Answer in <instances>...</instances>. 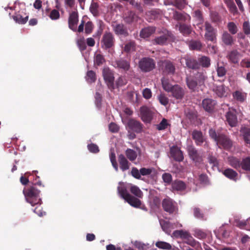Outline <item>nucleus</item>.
<instances>
[{"label":"nucleus","instance_id":"0eeeda50","mask_svg":"<svg viewBox=\"0 0 250 250\" xmlns=\"http://www.w3.org/2000/svg\"><path fill=\"white\" fill-rule=\"evenodd\" d=\"M191 136L197 146H203L205 147H208L209 143L201 131L196 129L193 130L191 133Z\"/></svg>","mask_w":250,"mask_h":250},{"label":"nucleus","instance_id":"1a4fd4ad","mask_svg":"<svg viewBox=\"0 0 250 250\" xmlns=\"http://www.w3.org/2000/svg\"><path fill=\"white\" fill-rule=\"evenodd\" d=\"M138 64L140 69L144 72H150L155 67V61L149 57H145L141 59Z\"/></svg>","mask_w":250,"mask_h":250},{"label":"nucleus","instance_id":"72a5a7b5","mask_svg":"<svg viewBox=\"0 0 250 250\" xmlns=\"http://www.w3.org/2000/svg\"><path fill=\"white\" fill-rule=\"evenodd\" d=\"M239 52L237 50H232L229 52L227 55V58L231 63L236 64L238 62Z\"/></svg>","mask_w":250,"mask_h":250},{"label":"nucleus","instance_id":"473e14b6","mask_svg":"<svg viewBox=\"0 0 250 250\" xmlns=\"http://www.w3.org/2000/svg\"><path fill=\"white\" fill-rule=\"evenodd\" d=\"M240 132L243 136L245 142L250 145V128L246 127H242L241 128Z\"/></svg>","mask_w":250,"mask_h":250},{"label":"nucleus","instance_id":"a18cd8bd","mask_svg":"<svg viewBox=\"0 0 250 250\" xmlns=\"http://www.w3.org/2000/svg\"><path fill=\"white\" fill-rule=\"evenodd\" d=\"M241 168L246 171H250V157H247L242 159Z\"/></svg>","mask_w":250,"mask_h":250},{"label":"nucleus","instance_id":"3c124183","mask_svg":"<svg viewBox=\"0 0 250 250\" xmlns=\"http://www.w3.org/2000/svg\"><path fill=\"white\" fill-rule=\"evenodd\" d=\"M227 27L229 32V33L232 35L236 34L238 31V28L234 22H229L227 25Z\"/></svg>","mask_w":250,"mask_h":250},{"label":"nucleus","instance_id":"e433bc0d","mask_svg":"<svg viewBox=\"0 0 250 250\" xmlns=\"http://www.w3.org/2000/svg\"><path fill=\"white\" fill-rule=\"evenodd\" d=\"M233 98L240 103H243L246 98L247 94L239 90H236L232 93Z\"/></svg>","mask_w":250,"mask_h":250},{"label":"nucleus","instance_id":"a19ab883","mask_svg":"<svg viewBox=\"0 0 250 250\" xmlns=\"http://www.w3.org/2000/svg\"><path fill=\"white\" fill-rule=\"evenodd\" d=\"M13 19L17 23L23 24L26 23L28 20V16H26L23 17L20 14H16L13 16Z\"/></svg>","mask_w":250,"mask_h":250},{"label":"nucleus","instance_id":"2eb2a0df","mask_svg":"<svg viewBox=\"0 0 250 250\" xmlns=\"http://www.w3.org/2000/svg\"><path fill=\"white\" fill-rule=\"evenodd\" d=\"M172 36L173 35L170 32L166 30L163 35L155 38L153 40V43L161 45H165L168 39Z\"/></svg>","mask_w":250,"mask_h":250},{"label":"nucleus","instance_id":"6ab92c4d","mask_svg":"<svg viewBox=\"0 0 250 250\" xmlns=\"http://www.w3.org/2000/svg\"><path fill=\"white\" fill-rule=\"evenodd\" d=\"M114 33L117 35H121L125 37L128 36L129 34L127 28L122 23L112 25Z\"/></svg>","mask_w":250,"mask_h":250},{"label":"nucleus","instance_id":"6e6552de","mask_svg":"<svg viewBox=\"0 0 250 250\" xmlns=\"http://www.w3.org/2000/svg\"><path fill=\"white\" fill-rule=\"evenodd\" d=\"M104 79L108 88L111 91L115 89L114 73L108 67H105L102 71Z\"/></svg>","mask_w":250,"mask_h":250},{"label":"nucleus","instance_id":"de8ad7c7","mask_svg":"<svg viewBox=\"0 0 250 250\" xmlns=\"http://www.w3.org/2000/svg\"><path fill=\"white\" fill-rule=\"evenodd\" d=\"M161 82L164 89L167 92H170L173 85L169 83L168 80L163 78L161 79Z\"/></svg>","mask_w":250,"mask_h":250},{"label":"nucleus","instance_id":"6e6d98bb","mask_svg":"<svg viewBox=\"0 0 250 250\" xmlns=\"http://www.w3.org/2000/svg\"><path fill=\"white\" fill-rule=\"evenodd\" d=\"M242 29L246 35H250V23L249 21H245L242 25Z\"/></svg>","mask_w":250,"mask_h":250},{"label":"nucleus","instance_id":"e2e57ef3","mask_svg":"<svg viewBox=\"0 0 250 250\" xmlns=\"http://www.w3.org/2000/svg\"><path fill=\"white\" fill-rule=\"evenodd\" d=\"M110 159L113 167L114 168L115 170L117 171L118 170V167L116 160V155L114 152L110 153Z\"/></svg>","mask_w":250,"mask_h":250},{"label":"nucleus","instance_id":"58836bf2","mask_svg":"<svg viewBox=\"0 0 250 250\" xmlns=\"http://www.w3.org/2000/svg\"><path fill=\"white\" fill-rule=\"evenodd\" d=\"M188 46L190 50L197 51H200L203 47L201 42L197 40H191Z\"/></svg>","mask_w":250,"mask_h":250},{"label":"nucleus","instance_id":"052dcab7","mask_svg":"<svg viewBox=\"0 0 250 250\" xmlns=\"http://www.w3.org/2000/svg\"><path fill=\"white\" fill-rule=\"evenodd\" d=\"M87 148L90 152L93 153H97L100 151L98 146L93 143L88 144L87 145Z\"/></svg>","mask_w":250,"mask_h":250},{"label":"nucleus","instance_id":"cd10ccee","mask_svg":"<svg viewBox=\"0 0 250 250\" xmlns=\"http://www.w3.org/2000/svg\"><path fill=\"white\" fill-rule=\"evenodd\" d=\"M179 30L180 33L184 36H189L193 31L190 25L181 23L179 24Z\"/></svg>","mask_w":250,"mask_h":250},{"label":"nucleus","instance_id":"79ce46f5","mask_svg":"<svg viewBox=\"0 0 250 250\" xmlns=\"http://www.w3.org/2000/svg\"><path fill=\"white\" fill-rule=\"evenodd\" d=\"M126 157L130 161H133L136 160L137 157L136 152L130 148H127L125 151Z\"/></svg>","mask_w":250,"mask_h":250},{"label":"nucleus","instance_id":"bf43d9fd","mask_svg":"<svg viewBox=\"0 0 250 250\" xmlns=\"http://www.w3.org/2000/svg\"><path fill=\"white\" fill-rule=\"evenodd\" d=\"M158 98L159 102L162 105L166 106L168 104L169 100L164 94H160L158 96Z\"/></svg>","mask_w":250,"mask_h":250},{"label":"nucleus","instance_id":"f03ea898","mask_svg":"<svg viewBox=\"0 0 250 250\" xmlns=\"http://www.w3.org/2000/svg\"><path fill=\"white\" fill-rule=\"evenodd\" d=\"M23 193L26 201L30 204L31 206L41 205L42 202L40 198V190L35 186H31L26 189L25 188L23 190Z\"/></svg>","mask_w":250,"mask_h":250},{"label":"nucleus","instance_id":"393cba45","mask_svg":"<svg viewBox=\"0 0 250 250\" xmlns=\"http://www.w3.org/2000/svg\"><path fill=\"white\" fill-rule=\"evenodd\" d=\"M139 19V17L133 11L128 12L124 18L125 22L127 24L135 23Z\"/></svg>","mask_w":250,"mask_h":250},{"label":"nucleus","instance_id":"f8f14e48","mask_svg":"<svg viewBox=\"0 0 250 250\" xmlns=\"http://www.w3.org/2000/svg\"><path fill=\"white\" fill-rule=\"evenodd\" d=\"M187 151L190 158L195 163L200 164L203 161L202 156L193 146H188Z\"/></svg>","mask_w":250,"mask_h":250},{"label":"nucleus","instance_id":"4c0bfd02","mask_svg":"<svg viewBox=\"0 0 250 250\" xmlns=\"http://www.w3.org/2000/svg\"><path fill=\"white\" fill-rule=\"evenodd\" d=\"M135 48L136 43L135 41L130 40L125 43L124 51L127 53H129L134 51L135 50Z\"/></svg>","mask_w":250,"mask_h":250},{"label":"nucleus","instance_id":"ddd939ff","mask_svg":"<svg viewBox=\"0 0 250 250\" xmlns=\"http://www.w3.org/2000/svg\"><path fill=\"white\" fill-rule=\"evenodd\" d=\"M226 117L227 121L230 126L233 127L236 125L237 124V118L236 109L229 108V111L226 113Z\"/></svg>","mask_w":250,"mask_h":250},{"label":"nucleus","instance_id":"f3484780","mask_svg":"<svg viewBox=\"0 0 250 250\" xmlns=\"http://www.w3.org/2000/svg\"><path fill=\"white\" fill-rule=\"evenodd\" d=\"M128 128L137 133H140L143 130V125L141 122L135 119H129L127 122Z\"/></svg>","mask_w":250,"mask_h":250},{"label":"nucleus","instance_id":"ea45409f","mask_svg":"<svg viewBox=\"0 0 250 250\" xmlns=\"http://www.w3.org/2000/svg\"><path fill=\"white\" fill-rule=\"evenodd\" d=\"M150 203L152 208H158L161 205L160 199L157 196H152L150 198Z\"/></svg>","mask_w":250,"mask_h":250},{"label":"nucleus","instance_id":"bb28decb","mask_svg":"<svg viewBox=\"0 0 250 250\" xmlns=\"http://www.w3.org/2000/svg\"><path fill=\"white\" fill-rule=\"evenodd\" d=\"M118 161L120 168L123 171L129 169L130 164L123 154H121L118 156Z\"/></svg>","mask_w":250,"mask_h":250},{"label":"nucleus","instance_id":"864d4df0","mask_svg":"<svg viewBox=\"0 0 250 250\" xmlns=\"http://www.w3.org/2000/svg\"><path fill=\"white\" fill-rule=\"evenodd\" d=\"M127 83V81L125 77L120 76L117 79L116 81V83L115 84V88H118L119 87L124 86Z\"/></svg>","mask_w":250,"mask_h":250},{"label":"nucleus","instance_id":"5701e85b","mask_svg":"<svg viewBox=\"0 0 250 250\" xmlns=\"http://www.w3.org/2000/svg\"><path fill=\"white\" fill-rule=\"evenodd\" d=\"M216 102L210 99H205L202 101V106L204 109L208 112H211L214 109Z\"/></svg>","mask_w":250,"mask_h":250},{"label":"nucleus","instance_id":"c85d7f7f","mask_svg":"<svg viewBox=\"0 0 250 250\" xmlns=\"http://www.w3.org/2000/svg\"><path fill=\"white\" fill-rule=\"evenodd\" d=\"M210 59L209 57L201 55L198 58V64H199V68L200 66L203 68H208L210 66Z\"/></svg>","mask_w":250,"mask_h":250},{"label":"nucleus","instance_id":"412c9836","mask_svg":"<svg viewBox=\"0 0 250 250\" xmlns=\"http://www.w3.org/2000/svg\"><path fill=\"white\" fill-rule=\"evenodd\" d=\"M221 40L223 43L227 46H232L235 41L231 35L227 31L223 32Z\"/></svg>","mask_w":250,"mask_h":250},{"label":"nucleus","instance_id":"7c9ffc66","mask_svg":"<svg viewBox=\"0 0 250 250\" xmlns=\"http://www.w3.org/2000/svg\"><path fill=\"white\" fill-rule=\"evenodd\" d=\"M155 31V27L149 26L144 28L141 30L140 36L142 38H146L150 36Z\"/></svg>","mask_w":250,"mask_h":250},{"label":"nucleus","instance_id":"680f3d73","mask_svg":"<svg viewBox=\"0 0 250 250\" xmlns=\"http://www.w3.org/2000/svg\"><path fill=\"white\" fill-rule=\"evenodd\" d=\"M168 124L167 119L164 118L159 125H157V129L159 130H164L167 127Z\"/></svg>","mask_w":250,"mask_h":250},{"label":"nucleus","instance_id":"0e129e2a","mask_svg":"<svg viewBox=\"0 0 250 250\" xmlns=\"http://www.w3.org/2000/svg\"><path fill=\"white\" fill-rule=\"evenodd\" d=\"M227 7L229 8L230 12L232 13L233 15H236L238 14L237 7L235 5L234 1H233L231 3H229V4L227 5Z\"/></svg>","mask_w":250,"mask_h":250},{"label":"nucleus","instance_id":"dca6fc26","mask_svg":"<svg viewBox=\"0 0 250 250\" xmlns=\"http://www.w3.org/2000/svg\"><path fill=\"white\" fill-rule=\"evenodd\" d=\"M171 157L177 162H182L184 160L182 151L177 146H172L170 148Z\"/></svg>","mask_w":250,"mask_h":250},{"label":"nucleus","instance_id":"4be33fe9","mask_svg":"<svg viewBox=\"0 0 250 250\" xmlns=\"http://www.w3.org/2000/svg\"><path fill=\"white\" fill-rule=\"evenodd\" d=\"M185 63L186 66L189 68L193 70L199 69V64H198V60H197L192 57H185Z\"/></svg>","mask_w":250,"mask_h":250},{"label":"nucleus","instance_id":"c756f323","mask_svg":"<svg viewBox=\"0 0 250 250\" xmlns=\"http://www.w3.org/2000/svg\"><path fill=\"white\" fill-rule=\"evenodd\" d=\"M172 188L173 190L183 191L187 188L186 184L182 181L175 180L172 183Z\"/></svg>","mask_w":250,"mask_h":250},{"label":"nucleus","instance_id":"c03bdc74","mask_svg":"<svg viewBox=\"0 0 250 250\" xmlns=\"http://www.w3.org/2000/svg\"><path fill=\"white\" fill-rule=\"evenodd\" d=\"M85 79L89 83H94L96 80V75L95 72L92 70L88 71L86 73Z\"/></svg>","mask_w":250,"mask_h":250},{"label":"nucleus","instance_id":"13d9d810","mask_svg":"<svg viewBox=\"0 0 250 250\" xmlns=\"http://www.w3.org/2000/svg\"><path fill=\"white\" fill-rule=\"evenodd\" d=\"M48 16L52 20H58L60 17V13L56 9L52 10Z\"/></svg>","mask_w":250,"mask_h":250},{"label":"nucleus","instance_id":"5fc2aeb1","mask_svg":"<svg viewBox=\"0 0 250 250\" xmlns=\"http://www.w3.org/2000/svg\"><path fill=\"white\" fill-rule=\"evenodd\" d=\"M193 212L195 217L199 219H204V214L200 208L194 207L193 208Z\"/></svg>","mask_w":250,"mask_h":250},{"label":"nucleus","instance_id":"37998d69","mask_svg":"<svg viewBox=\"0 0 250 250\" xmlns=\"http://www.w3.org/2000/svg\"><path fill=\"white\" fill-rule=\"evenodd\" d=\"M105 62L104 56L101 54H95L94 56V64L97 66H101Z\"/></svg>","mask_w":250,"mask_h":250},{"label":"nucleus","instance_id":"49530a36","mask_svg":"<svg viewBox=\"0 0 250 250\" xmlns=\"http://www.w3.org/2000/svg\"><path fill=\"white\" fill-rule=\"evenodd\" d=\"M130 192L136 197L142 198L143 193L141 189L136 186H132L130 189Z\"/></svg>","mask_w":250,"mask_h":250},{"label":"nucleus","instance_id":"f257e3e1","mask_svg":"<svg viewBox=\"0 0 250 250\" xmlns=\"http://www.w3.org/2000/svg\"><path fill=\"white\" fill-rule=\"evenodd\" d=\"M208 133L210 137L216 143L219 148L229 150L232 147V141L227 135L216 132L213 128L209 129Z\"/></svg>","mask_w":250,"mask_h":250},{"label":"nucleus","instance_id":"338daca9","mask_svg":"<svg viewBox=\"0 0 250 250\" xmlns=\"http://www.w3.org/2000/svg\"><path fill=\"white\" fill-rule=\"evenodd\" d=\"M199 180L201 184H209V180L208 176L206 174H201L199 176Z\"/></svg>","mask_w":250,"mask_h":250},{"label":"nucleus","instance_id":"09e8293b","mask_svg":"<svg viewBox=\"0 0 250 250\" xmlns=\"http://www.w3.org/2000/svg\"><path fill=\"white\" fill-rule=\"evenodd\" d=\"M155 246L157 248L163 250H170L172 248V247L169 243L164 241L157 242L155 244Z\"/></svg>","mask_w":250,"mask_h":250},{"label":"nucleus","instance_id":"a211bd4d","mask_svg":"<svg viewBox=\"0 0 250 250\" xmlns=\"http://www.w3.org/2000/svg\"><path fill=\"white\" fill-rule=\"evenodd\" d=\"M114 66L118 69H122L124 71H127L130 68V61L121 58L114 62Z\"/></svg>","mask_w":250,"mask_h":250},{"label":"nucleus","instance_id":"2f4dec72","mask_svg":"<svg viewBox=\"0 0 250 250\" xmlns=\"http://www.w3.org/2000/svg\"><path fill=\"white\" fill-rule=\"evenodd\" d=\"M223 174L228 178L234 181H236L238 173L231 168H227L223 172Z\"/></svg>","mask_w":250,"mask_h":250},{"label":"nucleus","instance_id":"39448f33","mask_svg":"<svg viewBox=\"0 0 250 250\" xmlns=\"http://www.w3.org/2000/svg\"><path fill=\"white\" fill-rule=\"evenodd\" d=\"M162 206L164 210L169 214H176L178 212V208L176 203L168 197L163 200Z\"/></svg>","mask_w":250,"mask_h":250},{"label":"nucleus","instance_id":"774afa93","mask_svg":"<svg viewBox=\"0 0 250 250\" xmlns=\"http://www.w3.org/2000/svg\"><path fill=\"white\" fill-rule=\"evenodd\" d=\"M94 28L93 24L91 21H88L85 25V33L89 34L92 33Z\"/></svg>","mask_w":250,"mask_h":250},{"label":"nucleus","instance_id":"603ef678","mask_svg":"<svg viewBox=\"0 0 250 250\" xmlns=\"http://www.w3.org/2000/svg\"><path fill=\"white\" fill-rule=\"evenodd\" d=\"M187 4L186 0H174L173 5L178 9L182 10Z\"/></svg>","mask_w":250,"mask_h":250},{"label":"nucleus","instance_id":"4468645a","mask_svg":"<svg viewBox=\"0 0 250 250\" xmlns=\"http://www.w3.org/2000/svg\"><path fill=\"white\" fill-rule=\"evenodd\" d=\"M79 21V15L77 12L73 11L70 13L68 18V27L74 32L77 31V26Z\"/></svg>","mask_w":250,"mask_h":250},{"label":"nucleus","instance_id":"8fccbe9b","mask_svg":"<svg viewBox=\"0 0 250 250\" xmlns=\"http://www.w3.org/2000/svg\"><path fill=\"white\" fill-rule=\"evenodd\" d=\"M210 19L211 21L216 24L221 22V18L219 14L216 12H211L210 13Z\"/></svg>","mask_w":250,"mask_h":250},{"label":"nucleus","instance_id":"7ed1b4c3","mask_svg":"<svg viewBox=\"0 0 250 250\" xmlns=\"http://www.w3.org/2000/svg\"><path fill=\"white\" fill-rule=\"evenodd\" d=\"M118 190L121 197L131 206L139 208L141 205V201L128 193L125 188L118 187Z\"/></svg>","mask_w":250,"mask_h":250},{"label":"nucleus","instance_id":"423d86ee","mask_svg":"<svg viewBox=\"0 0 250 250\" xmlns=\"http://www.w3.org/2000/svg\"><path fill=\"white\" fill-rule=\"evenodd\" d=\"M115 39L114 35L110 32H105L102 37L101 44L102 48L105 50L113 47Z\"/></svg>","mask_w":250,"mask_h":250},{"label":"nucleus","instance_id":"4d7b16f0","mask_svg":"<svg viewBox=\"0 0 250 250\" xmlns=\"http://www.w3.org/2000/svg\"><path fill=\"white\" fill-rule=\"evenodd\" d=\"M155 171L154 168L142 167L140 169L141 175L142 176H147Z\"/></svg>","mask_w":250,"mask_h":250},{"label":"nucleus","instance_id":"aec40b11","mask_svg":"<svg viewBox=\"0 0 250 250\" xmlns=\"http://www.w3.org/2000/svg\"><path fill=\"white\" fill-rule=\"evenodd\" d=\"M170 92L172 96L176 99L181 100L185 95V91L184 89L178 84L173 85V88Z\"/></svg>","mask_w":250,"mask_h":250},{"label":"nucleus","instance_id":"69168bd1","mask_svg":"<svg viewBox=\"0 0 250 250\" xmlns=\"http://www.w3.org/2000/svg\"><path fill=\"white\" fill-rule=\"evenodd\" d=\"M187 84L188 87L191 90H194L197 85V83L196 81L194 79H187Z\"/></svg>","mask_w":250,"mask_h":250},{"label":"nucleus","instance_id":"20e7f679","mask_svg":"<svg viewBox=\"0 0 250 250\" xmlns=\"http://www.w3.org/2000/svg\"><path fill=\"white\" fill-rule=\"evenodd\" d=\"M160 70L166 75H174L175 73V63L169 60L164 59L158 62Z\"/></svg>","mask_w":250,"mask_h":250},{"label":"nucleus","instance_id":"9b49d317","mask_svg":"<svg viewBox=\"0 0 250 250\" xmlns=\"http://www.w3.org/2000/svg\"><path fill=\"white\" fill-rule=\"evenodd\" d=\"M140 116L144 122L146 123L151 122L154 113L150 108L146 106H143L140 107Z\"/></svg>","mask_w":250,"mask_h":250},{"label":"nucleus","instance_id":"c9c22d12","mask_svg":"<svg viewBox=\"0 0 250 250\" xmlns=\"http://www.w3.org/2000/svg\"><path fill=\"white\" fill-rule=\"evenodd\" d=\"M228 162L229 165L233 168L238 169L241 168V161L240 159L233 157H229L228 158Z\"/></svg>","mask_w":250,"mask_h":250},{"label":"nucleus","instance_id":"a878e982","mask_svg":"<svg viewBox=\"0 0 250 250\" xmlns=\"http://www.w3.org/2000/svg\"><path fill=\"white\" fill-rule=\"evenodd\" d=\"M172 236L177 238H181L182 239H187L190 241L193 240V238L189 233L183 230H175L172 233Z\"/></svg>","mask_w":250,"mask_h":250},{"label":"nucleus","instance_id":"9d476101","mask_svg":"<svg viewBox=\"0 0 250 250\" xmlns=\"http://www.w3.org/2000/svg\"><path fill=\"white\" fill-rule=\"evenodd\" d=\"M204 27L205 30L204 35L205 40L207 41L215 42L216 41L217 30L207 21L204 23Z\"/></svg>","mask_w":250,"mask_h":250},{"label":"nucleus","instance_id":"b1692460","mask_svg":"<svg viewBox=\"0 0 250 250\" xmlns=\"http://www.w3.org/2000/svg\"><path fill=\"white\" fill-rule=\"evenodd\" d=\"M213 91L219 97H226L228 94L229 88L224 84L215 86L213 89Z\"/></svg>","mask_w":250,"mask_h":250},{"label":"nucleus","instance_id":"f704fd0d","mask_svg":"<svg viewBox=\"0 0 250 250\" xmlns=\"http://www.w3.org/2000/svg\"><path fill=\"white\" fill-rule=\"evenodd\" d=\"M173 17L174 20L182 21H189L190 20L189 15L187 14H183L177 11L174 12Z\"/></svg>","mask_w":250,"mask_h":250}]
</instances>
